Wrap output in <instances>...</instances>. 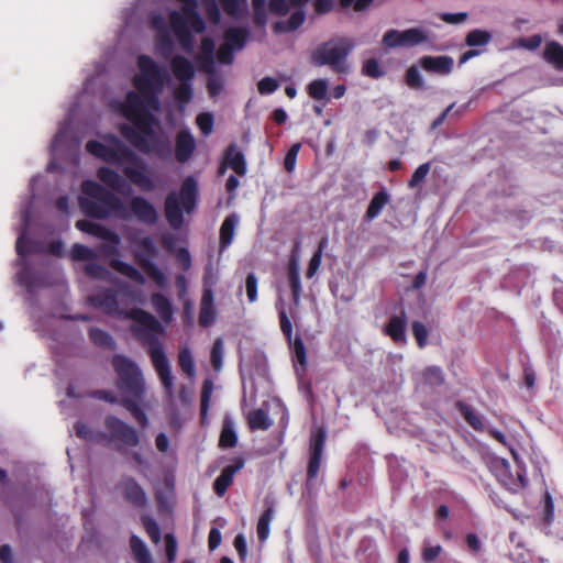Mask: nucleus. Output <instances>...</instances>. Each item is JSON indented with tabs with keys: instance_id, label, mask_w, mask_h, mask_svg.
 Wrapping results in <instances>:
<instances>
[{
	"instance_id": "nucleus-64",
	"label": "nucleus",
	"mask_w": 563,
	"mask_h": 563,
	"mask_svg": "<svg viewBox=\"0 0 563 563\" xmlns=\"http://www.w3.org/2000/svg\"><path fill=\"white\" fill-rule=\"evenodd\" d=\"M278 81L272 77H264L257 82V90L261 95H269L276 91Z\"/></svg>"
},
{
	"instance_id": "nucleus-28",
	"label": "nucleus",
	"mask_w": 563,
	"mask_h": 563,
	"mask_svg": "<svg viewBox=\"0 0 563 563\" xmlns=\"http://www.w3.org/2000/svg\"><path fill=\"white\" fill-rule=\"evenodd\" d=\"M455 408L459 410L464 420L478 432H483L485 430V424L483 417L475 412L471 406L465 404L464 401H456Z\"/></svg>"
},
{
	"instance_id": "nucleus-27",
	"label": "nucleus",
	"mask_w": 563,
	"mask_h": 563,
	"mask_svg": "<svg viewBox=\"0 0 563 563\" xmlns=\"http://www.w3.org/2000/svg\"><path fill=\"white\" fill-rule=\"evenodd\" d=\"M249 34L250 33L245 27H230L224 32L223 43L235 51H240L244 48L249 38Z\"/></svg>"
},
{
	"instance_id": "nucleus-33",
	"label": "nucleus",
	"mask_w": 563,
	"mask_h": 563,
	"mask_svg": "<svg viewBox=\"0 0 563 563\" xmlns=\"http://www.w3.org/2000/svg\"><path fill=\"white\" fill-rule=\"evenodd\" d=\"M142 398L136 397H122L121 404L124 408H126L133 418L136 420L141 428H146L148 424V419L143 409L139 406V402Z\"/></svg>"
},
{
	"instance_id": "nucleus-38",
	"label": "nucleus",
	"mask_w": 563,
	"mask_h": 563,
	"mask_svg": "<svg viewBox=\"0 0 563 563\" xmlns=\"http://www.w3.org/2000/svg\"><path fill=\"white\" fill-rule=\"evenodd\" d=\"M247 423L251 430H268L272 420L264 409H256L249 413Z\"/></svg>"
},
{
	"instance_id": "nucleus-23",
	"label": "nucleus",
	"mask_w": 563,
	"mask_h": 563,
	"mask_svg": "<svg viewBox=\"0 0 563 563\" xmlns=\"http://www.w3.org/2000/svg\"><path fill=\"white\" fill-rule=\"evenodd\" d=\"M239 223V217L236 213L227 216L220 227L219 232V250L220 252L225 251L234 239L235 228Z\"/></svg>"
},
{
	"instance_id": "nucleus-44",
	"label": "nucleus",
	"mask_w": 563,
	"mask_h": 563,
	"mask_svg": "<svg viewBox=\"0 0 563 563\" xmlns=\"http://www.w3.org/2000/svg\"><path fill=\"white\" fill-rule=\"evenodd\" d=\"M178 364L181 371L188 376L194 377L196 374L195 361L188 347H184L178 353Z\"/></svg>"
},
{
	"instance_id": "nucleus-59",
	"label": "nucleus",
	"mask_w": 563,
	"mask_h": 563,
	"mask_svg": "<svg viewBox=\"0 0 563 563\" xmlns=\"http://www.w3.org/2000/svg\"><path fill=\"white\" fill-rule=\"evenodd\" d=\"M362 73L374 79L380 78L384 75L379 63L375 58H369L363 64Z\"/></svg>"
},
{
	"instance_id": "nucleus-29",
	"label": "nucleus",
	"mask_w": 563,
	"mask_h": 563,
	"mask_svg": "<svg viewBox=\"0 0 563 563\" xmlns=\"http://www.w3.org/2000/svg\"><path fill=\"white\" fill-rule=\"evenodd\" d=\"M110 266H111V268L117 271L119 274L130 278L134 283H136L139 285L145 284V278H144L143 274L137 268H135L133 265H131L126 262H123L119 258H112L110 261Z\"/></svg>"
},
{
	"instance_id": "nucleus-36",
	"label": "nucleus",
	"mask_w": 563,
	"mask_h": 563,
	"mask_svg": "<svg viewBox=\"0 0 563 563\" xmlns=\"http://www.w3.org/2000/svg\"><path fill=\"white\" fill-rule=\"evenodd\" d=\"M238 443V435L233 428V422L229 417H225L223 420L220 438H219V446L221 449H231L234 448Z\"/></svg>"
},
{
	"instance_id": "nucleus-63",
	"label": "nucleus",
	"mask_w": 563,
	"mask_h": 563,
	"mask_svg": "<svg viewBox=\"0 0 563 563\" xmlns=\"http://www.w3.org/2000/svg\"><path fill=\"white\" fill-rule=\"evenodd\" d=\"M396 33H400L398 30H388L382 38V44L386 47L394 48V47H401V37L400 35H397Z\"/></svg>"
},
{
	"instance_id": "nucleus-42",
	"label": "nucleus",
	"mask_w": 563,
	"mask_h": 563,
	"mask_svg": "<svg viewBox=\"0 0 563 563\" xmlns=\"http://www.w3.org/2000/svg\"><path fill=\"white\" fill-rule=\"evenodd\" d=\"M274 518V507L273 505L266 507V509L261 515L257 526L256 532L260 541H265L269 536V525Z\"/></svg>"
},
{
	"instance_id": "nucleus-34",
	"label": "nucleus",
	"mask_w": 563,
	"mask_h": 563,
	"mask_svg": "<svg viewBox=\"0 0 563 563\" xmlns=\"http://www.w3.org/2000/svg\"><path fill=\"white\" fill-rule=\"evenodd\" d=\"M288 282L291 290L292 302L296 307L300 303L301 297V282L298 265L291 262L287 272Z\"/></svg>"
},
{
	"instance_id": "nucleus-31",
	"label": "nucleus",
	"mask_w": 563,
	"mask_h": 563,
	"mask_svg": "<svg viewBox=\"0 0 563 563\" xmlns=\"http://www.w3.org/2000/svg\"><path fill=\"white\" fill-rule=\"evenodd\" d=\"M214 49L216 44L214 41L206 36L201 40L200 43V60L201 67L206 71H212L214 66Z\"/></svg>"
},
{
	"instance_id": "nucleus-62",
	"label": "nucleus",
	"mask_w": 563,
	"mask_h": 563,
	"mask_svg": "<svg viewBox=\"0 0 563 563\" xmlns=\"http://www.w3.org/2000/svg\"><path fill=\"white\" fill-rule=\"evenodd\" d=\"M245 290L250 302L257 300V277L254 273L247 274L245 278Z\"/></svg>"
},
{
	"instance_id": "nucleus-1",
	"label": "nucleus",
	"mask_w": 563,
	"mask_h": 563,
	"mask_svg": "<svg viewBox=\"0 0 563 563\" xmlns=\"http://www.w3.org/2000/svg\"><path fill=\"white\" fill-rule=\"evenodd\" d=\"M89 306L101 309L106 314L124 320H133L130 331L140 344L146 350L151 362L161 379L164 389L172 393L174 382L169 361L164 352L158 338L164 333V327L150 312L133 308L125 310L120 308L118 292L112 288H103L97 294L87 297Z\"/></svg>"
},
{
	"instance_id": "nucleus-4",
	"label": "nucleus",
	"mask_w": 563,
	"mask_h": 563,
	"mask_svg": "<svg viewBox=\"0 0 563 563\" xmlns=\"http://www.w3.org/2000/svg\"><path fill=\"white\" fill-rule=\"evenodd\" d=\"M86 150L110 165L122 166L129 163L130 165L122 168V173L140 190L150 192L156 188L154 180L145 173L144 161L117 135L106 134L103 142L90 140L86 143Z\"/></svg>"
},
{
	"instance_id": "nucleus-49",
	"label": "nucleus",
	"mask_w": 563,
	"mask_h": 563,
	"mask_svg": "<svg viewBox=\"0 0 563 563\" xmlns=\"http://www.w3.org/2000/svg\"><path fill=\"white\" fill-rule=\"evenodd\" d=\"M70 256L74 261H93L97 257V254L90 247L75 243L70 250Z\"/></svg>"
},
{
	"instance_id": "nucleus-2",
	"label": "nucleus",
	"mask_w": 563,
	"mask_h": 563,
	"mask_svg": "<svg viewBox=\"0 0 563 563\" xmlns=\"http://www.w3.org/2000/svg\"><path fill=\"white\" fill-rule=\"evenodd\" d=\"M81 191L87 197H79L78 205L89 218L103 220L113 217L129 221L134 217L139 222L150 227L158 221L157 210L142 196L132 197L128 208L117 195L95 180H84Z\"/></svg>"
},
{
	"instance_id": "nucleus-53",
	"label": "nucleus",
	"mask_w": 563,
	"mask_h": 563,
	"mask_svg": "<svg viewBox=\"0 0 563 563\" xmlns=\"http://www.w3.org/2000/svg\"><path fill=\"white\" fill-rule=\"evenodd\" d=\"M405 80L408 87H410L411 89L418 90L422 89L424 86L420 71L418 67L415 65L410 66L407 69Z\"/></svg>"
},
{
	"instance_id": "nucleus-16",
	"label": "nucleus",
	"mask_w": 563,
	"mask_h": 563,
	"mask_svg": "<svg viewBox=\"0 0 563 563\" xmlns=\"http://www.w3.org/2000/svg\"><path fill=\"white\" fill-rule=\"evenodd\" d=\"M169 23L181 49L187 54L192 53L195 40L189 29L190 23L188 19L178 11H172L169 13Z\"/></svg>"
},
{
	"instance_id": "nucleus-26",
	"label": "nucleus",
	"mask_w": 563,
	"mask_h": 563,
	"mask_svg": "<svg viewBox=\"0 0 563 563\" xmlns=\"http://www.w3.org/2000/svg\"><path fill=\"white\" fill-rule=\"evenodd\" d=\"M390 202V195L385 188L377 191L366 209L364 219L367 221L374 220L379 216L382 210Z\"/></svg>"
},
{
	"instance_id": "nucleus-13",
	"label": "nucleus",
	"mask_w": 563,
	"mask_h": 563,
	"mask_svg": "<svg viewBox=\"0 0 563 563\" xmlns=\"http://www.w3.org/2000/svg\"><path fill=\"white\" fill-rule=\"evenodd\" d=\"M490 468L497 481L511 493H518L527 486L525 471H518L514 475L509 462L505 459L494 460Z\"/></svg>"
},
{
	"instance_id": "nucleus-55",
	"label": "nucleus",
	"mask_w": 563,
	"mask_h": 563,
	"mask_svg": "<svg viewBox=\"0 0 563 563\" xmlns=\"http://www.w3.org/2000/svg\"><path fill=\"white\" fill-rule=\"evenodd\" d=\"M412 334L416 339L417 345L423 349L428 343V330L420 321H413L411 324Z\"/></svg>"
},
{
	"instance_id": "nucleus-60",
	"label": "nucleus",
	"mask_w": 563,
	"mask_h": 563,
	"mask_svg": "<svg viewBox=\"0 0 563 563\" xmlns=\"http://www.w3.org/2000/svg\"><path fill=\"white\" fill-rule=\"evenodd\" d=\"M156 48L162 56L167 57L172 53L173 42L170 36L164 32L159 33L156 37Z\"/></svg>"
},
{
	"instance_id": "nucleus-47",
	"label": "nucleus",
	"mask_w": 563,
	"mask_h": 563,
	"mask_svg": "<svg viewBox=\"0 0 563 563\" xmlns=\"http://www.w3.org/2000/svg\"><path fill=\"white\" fill-rule=\"evenodd\" d=\"M15 251L20 257H25L29 254L36 252L35 242L32 241L25 233H22L16 239Z\"/></svg>"
},
{
	"instance_id": "nucleus-21",
	"label": "nucleus",
	"mask_w": 563,
	"mask_h": 563,
	"mask_svg": "<svg viewBox=\"0 0 563 563\" xmlns=\"http://www.w3.org/2000/svg\"><path fill=\"white\" fill-rule=\"evenodd\" d=\"M244 466V460L238 457L233 464L224 467L213 483V490L222 497L233 482L234 475Z\"/></svg>"
},
{
	"instance_id": "nucleus-48",
	"label": "nucleus",
	"mask_w": 563,
	"mask_h": 563,
	"mask_svg": "<svg viewBox=\"0 0 563 563\" xmlns=\"http://www.w3.org/2000/svg\"><path fill=\"white\" fill-rule=\"evenodd\" d=\"M141 521L151 541L155 544L159 543L162 536L158 523L147 515L142 516Z\"/></svg>"
},
{
	"instance_id": "nucleus-22",
	"label": "nucleus",
	"mask_w": 563,
	"mask_h": 563,
	"mask_svg": "<svg viewBox=\"0 0 563 563\" xmlns=\"http://www.w3.org/2000/svg\"><path fill=\"white\" fill-rule=\"evenodd\" d=\"M420 66L430 73L448 75L453 68V58L450 56H423L419 59Z\"/></svg>"
},
{
	"instance_id": "nucleus-12",
	"label": "nucleus",
	"mask_w": 563,
	"mask_h": 563,
	"mask_svg": "<svg viewBox=\"0 0 563 563\" xmlns=\"http://www.w3.org/2000/svg\"><path fill=\"white\" fill-rule=\"evenodd\" d=\"M139 245L142 252L135 253V261L144 273L161 288L167 286V277L161 271L153 260L158 256V249L151 236H144L140 240Z\"/></svg>"
},
{
	"instance_id": "nucleus-56",
	"label": "nucleus",
	"mask_w": 563,
	"mask_h": 563,
	"mask_svg": "<svg viewBox=\"0 0 563 563\" xmlns=\"http://www.w3.org/2000/svg\"><path fill=\"white\" fill-rule=\"evenodd\" d=\"M424 382L432 386H440L444 382L443 373L440 367L430 366L423 373Z\"/></svg>"
},
{
	"instance_id": "nucleus-52",
	"label": "nucleus",
	"mask_w": 563,
	"mask_h": 563,
	"mask_svg": "<svg viewBox=\"0 0 563 563\" xmlns=\"http://www.w3.org/2000/svg\"><path fill=\"white\" fill-rule=\"evenodd\" d=\"M431 169V163L427 162L421 164L411 175V178L408 181L409 188H416L418 187L428 176Z\"/></svg>"
},
{
	"instance_id": "nucleus-14",
	"label": "nucleus",
	"mask_w": 563,
	"mask_h": 563,
	"mask_svg": "<svg viewBox=\"0 0 563 563\" xmlns=\"http://www.w3.org/2000/svg\"><path fill=\"white\" fill-rule=\"evenodd\" d=\"M76 228L81 232L91 234L111 243V245H103L101 249L102 252L107 254H113L117 252V245L120 243V236L107 227L89 220H78L76 222Z\"/></svg>"
},
{
	"instance_id": "nucleus-37",
	"label": "nucleus",
	"mask_w": 563,
	"mask_h": 563,
	"mask_svg": "<svg viewBox=\"0 0 563 563\" xmlns=\"http://www.w3.org/2000/svg\"><path fill=\"white\" fill-rule=\"evenodd\" d=\"M130 548L137 563H153L151 553L140 537L133 534L130 538Z\"/></svg>"
},
{
	"instance_id": "nucleus-58",
	"label": "nucleus",
	"mask_w": 563,
	"mask_h": 563,
	"mask_svg": "<svg viewBox=\"0 0 563 563\" xmlns=\"http://www.w3.org/2000/svg\"><path fill=\"white\" fill-rule=\"evenodd\" d=\"M196 123L202 134L209 135L213 129V115L210 112H201L197 115Z\"/></svg>"
},
{
	"instance_id": "nucleus-30",
	"label": "nucleus",
	"mask_w": 563,
	"mask_h": 563,
	"mask_svg": "<svg viewBox=\"0 0 563 563\" xmlns=\"http://www.w3.org/2000/svg\"><path fill=\"white\" fill-rule=\"evenodd\" d=\"M151 303L164 322H170L173 318V307L166 296L161 292H154L151 296Z\"/></svg>"
},
{
	"instance_id": "nucleus-8",
	"label": "nucleus",
	"mask_w": 563,
	"mask_h": 563,
	"mask_svg": "<svg viewBox=\"0 0 563 563\" xmlns=\"http://www.w3.org/2000/svg\"><path fill=\"white\" fill-rule=\"evenodd\" d=\"M327 441L324 427L314 428L309 437L308 463L306 470V489L311 493L316 488L317 477L321 470L322 456Z\"/></svg>"
},
{
	"instance_id": "nucleus-7",
	"label": "nucleus",
	"mask_w": 563,
	"mask_h": 563,
	"mask_svg": "<svg viewBox=\"0 0 563 563\" xmlns=\"http://www.w3.org/2000/svg\"><path fill=\"white\" fill-rule=\"evenodd\" d=\"M112 366L117 373V388L123 397L142 398L145 391V383L137 364L122 354L112 357Z\"/></svg>"
},
{
	"instance_id": "nucleus-39",
	"label": "nucleus",
	"mask_w": 563,
	"mask_h": 563,
	"mask_svg": "<svg viewBox=\"0 0 563 563\" xmlns=\"http://www.w3.org/2000/svg\"><path fill=\"white\" fill-rule=\"evenodd\" d=\"M89 339L90 341L99 347L114 350L115 341L113 338L104 330L100 328L92 327L89 330Z\"/></svg>"
},
{
	"instance_id": "nucleus-45",
	"label": "nucleus",
	"mask_w": 563,
	"mask_h": 563,
	"mask_svg": "<svg viewBox=\"0 0 563 563\" xmlns=\"http://www.w3.org/2000/svg\"><path fill=\"white\" fill-rule=\"evenodd\" d=\"M307 92L313 100H325L328 96V81L325 79H314L307 86Z\"/></svg>"
},
{
	"instance_id": "nucleus-61",
	"label": "nucleus",
	"mask_w": 563,
	"mask_h": 563,
	"mask_svg": "<svg viewBox=\"0 0 563 563\" xmlns=\"http://www.w3.org/2000/svg\"><path fill=\"white\" fill-rule=\"evenodd\" d=\"M301 144L295 143L290 146L288 152L286 153V156L284 158V167L288 173H292L295 169L296 161L298 153L300 151Z\"/></svg>"
},
{
	"instance_id": "nucleus-10",
	"label": "nucleus",
	"mask_w": 563,
	"mask_h": 563,
	"mask_svg": "<svg viewBox=\"0 0 563 563\" xmlns=\"http://www.w3.org/2000/svg\"><path fill=\"white\" fill-rule=\"evenodd\" d=\"M353 46V42L347 37H341L336 42L329 41L318 46L311 58L317 66L329 65L340 70L341 64L351 53Z\"/></svg>"
},
{
	"instance_id": "nucleus-50",
	"label": "nucleus",
	"mask_w": 563,
	"mask_h": 563,
	"mask_svg": "<svg viewBox=\"0 0 563 563\" xmlns=\"http://www.w3.org/2000/svg\"><path fill=\"white\" fill-rule=\"evenodd\" d=\"M85 273L91 278L101 280H110L112 276L109 269L98 263H88L85 266Z\"/></svg>"
},
{
	"instance_id": "nucleus-17",
	"label": "nucleus",
	"mask_w": 563,
	"mask_h": 563,
	"mask_svg": "<svg viewBox=\"0 0 563 563\" xmlns=\"http://www.w3.org/2000/svg\"><path fill=\"white\" fill-rule=\"evenodd\" d=\"M123 498L135 508L146 506L147 498L141 485L131 476H123L118 484Z\"/></svg>"
},
{
	"instance_id": "nucleus-51",
	"label": "nucleus",
	"mask_w": 563,
	"mask_h": 563,
	"mask_svg": "<svg viewBox=\"0 0 563 563\" xmlns=\"http://www.w3.org/2000/svg\"><path fill=\"white\" fill-rule=\"evenodd\" d=\"M325 244H327V239L323 238L320 241L318 250L314 252V254L312 255V257L309 261L308 268L306 272L307 278H312L314 276V274L317 273V271L319 269V267L321 265L322 250Z\"/></svg>"
},
{
	"instance_id": "nucleus-41",
	"label": "nucleus",
	"mask_w": 563,
	"mask_h": 563,
	"mask_svg": "<svg viewBox=\"0 0 563 563\" xmlns=\"http://www.w3.org/2000/svg\"><path fill=\"white\" fill-rule=\"evenodd\" d=\"M18 279L19 283L27 288L29 291H33L34 289L44 285L26 264L23 265V267L19 271Z\"/></svg>"
},
{
	"instance_id": "nucleus-6",
	"label": "nucleus",
	"mask_w": 563,
	"mask_h": 563,
	"mask_svg": "<svg viewBox=\"0 0 563 563\" xmlns=\"http://www.w3.org/2000/svg\"><path fill=\"white\" fill-rule=\"evenodd\" d=\"M198 199V184L196 179L188 176L184 179L179 192H170L165 199V217L174 229L181 227L184 211L190 213L195 210Z\"/></svg>"
},
{
	"instance_id": "nucleus-40",
	"label": "nucleus",
	"mask_w": 563,
	"mask_h": 563,
	"mask_svg": "<svg viewBox=\"0 0 563 563\" xmlns=\"http://www.w3.org/2000/svg\"><path fill=\"white\" fill-rule=\"evenodd\" d=\"M212 390H213V383L210 379H206L202 384L201 394H200V422H201V424L207 423Z\"/></svg>"
},
{
	"instance_id": "nucleus-19",
	"label": "nucleus",
	"mask_w": 563,
	"mask_h": 563,
	"mask_svg": "<svg viewBox=\"0 0 563 563\" xmlns=\"http://www.w3.org/2000/svg\"><path fill=\"white\" fill-rule=\"evenodd\" d=\"M407 314L401 310L399 314L393 316L384 327V334L389 336L397 344H406Z\"/></svg>"
},
{
	"instance_id": "nucleus-5",
	"label": "nucleus",
	"mask_w": 563,
	"mask_h": 563,
	"mask_svg": "<svg viewBox=\"0 0 563 563\" xmlns=\"http://www.w3.org/2000/svg\"><path fill=\"white\" fill-rule=\"evenodd\" d=\"M140 74L134 76L133 86L142 93L151 108L159 107L158 96L164 89L166 71L148 55L142 54L136 60Z\"/></svg>"
},
{
	"instance_id": "nucleus-32",
	"label": "nucleus",
	"mask_w": 563,
	"mask_h": 563,
	"mask_svg": "<svg viewBox=\"0 0 563 563\" xmlns=\"http://www.w3.org/2000/svg\"><path fill=\"white\" fill-rule=\"evenodd\" d=\"M543 58L556 69L563 70V46L559 42L551 41L547 43Z\"/></svg>"
},
{
	"instance_id": "nucleus-20",
	"label": "nucleus",
	"mask_w": 563,
	"mask_h": 563,
	"mask_svg": "<svg viewBox=\"0 0 563 563\" xmlns=\"http://www.w3.org/2000/svg\"><path fill=\"white\" fill-rule=\"evenodd\" d=\"M196 150V142L188 130L177 133L175 140V158L178 163H186L190 159Z\"/></svg>"
},
{
	"instance_id": "nucleus-35",
	"label": "nucleus",
	"mask_w": 563,
	"mask_h": 563,
	"mask_svg": "<svg viewBox=\"0 0 563 563\" xmlns=\"http://www.w3.org/2000/svg\"><path fill=\"white\" fill-rule=\"evenodd\" d=\"M396 34L401 37V47H413L428 42V35L426 32L418 27H411Z\"/></svg>"
},
{
	"instance_id": "nucleus-54",
	"label": "nucleus",
	"mask_w": 563,
	"mask_h": 563,
	"mask_svg": "<svg viewBox=\"0 0 563 563\" xmlns=\"http://www.w3.org/2000/svg\"><path fill=\"white\" fill-rule=\"evenodd\" d=\"M277 309H278L280 330H282L285 339L287 340L288 344H291V339H292L291 321L289 320V318L286 313V310L284 309L283 306L280 308L277 307Z\"/></svg>"
},
{
	"instance_id": "nucleus-18",
	"label": "nucleus",
	"mask_w": 563,
	"mask_h": 563,
	"mask_svg": "<svg viewBox=\"0 0 563 563\" xmlns=\"http://www.w3.org/2000/svg\"><path fill=\"white\" fill-rule=\"evenodd\" d=\"M203 291L200 300V310L198 316V322L201 327L208 328L216 321V308L213 305L214 295L213 290L208 287V277H203Z\"/></svg>"
},
{
	"instance_id": "nucleus-9",
	"label": "nucleus",
	"mask_w": 563,
	"mask_h": 563,
	"mask_svg": "<svg viewBox=\"0 0 563 563\" xmlns=\"http://www.w3.org/2000/svg\"><path fill=\"white\" fill-rule=\"evenodd\" d=\"M170 69L179 81L173 91L174 99L180 104L189 103L194 95L191 85L196 75L194 64L183 55H175L170 59Z\"/></svg>"
},
{
	"instance_id": "nucleus-57",
	"label": "nucleus",
	"mask_w": 563,
	"mask_h": 563,
	"mask_svg": "<svg viewBox=\"0 0 563 563\" xmlns=\"http://www.w3.org/2000/svg\"><path fill=\"white\" fill-rule=\"evenodd\" d=\"M211 365L216 371L222 367L223 361V342L221 339H217L211 349Z\"/></svg>"
},
{
	"instance_id": "nucleus-15",
	"label": "nucleus",
	"mask_w": 563,
	"mask_h": 563,
	"mask_svg": "<svg viewBox=\"0 0 563 563\" xmlns=\"http://www.w3.org/2000/svg\"><path fill=\"white\" fill-rule=\"evenodd\" d=\"M76 228L81 232L91 234L111 243V245H103L101 249L102 252L107 254H113L117 252V245L120 243V236L107 227L89 220H78L76 222Z\"/></svg>"
},
{
	"instance_id": "nucleus-46",
	"label": "nucleus",
	"mask_w": 563,
	"mask_h": 563,
	"mask_svg": "<svg viewBox=\"0 0 563 563\" xmlns=\"http://www.w3.org/2000/svg\"><path fill=\"white\" fill-rule=\"evenodd\" d=\"M289 347L292 351L294 361L301 366L302 371H305L307 365V351L302 339L299 335H297L294 340L291 339V344H289Z\"/></svg>"
},
{
	"instance_id": "nucleus-24",
	"label": "nucleus",
	"mask_w": 563,
	"mask_h": 563,
	"mask_svg": "<svg viewBox=\"0 0 563 563\" xmlns=\"http://www.w3.org/2000/svg\"><path fill=\"white\" fill-rule=\"evenodd\" d=\"M224 164L233 169L238 175L244 176L246 174V162L244 154L236 150V144H230L224 152Z\"/></svg>"
},
{
	"instance_id": "nucleus-25",
	"label": "nucleus",
	"mask_w": 563,
	"mask_h": 563,
	"mask_svg": "<svg viewBox=\"0 0 563 563\" xmlns=\"http://www.w3.org/2000/svg\"><path fill=\"white\" fill-rule=\"evenodd\" d=\"M98 179L114 191H122L126 186L125 179L110 167H99L97 170Z\"/></svg>"
},
{
	"instance_id": "nucleus-3",
	"label": "nucleus",
	"mask_w": 563,
	"mask_h": 563,
	"mask_svg": "<svg viewBox=\"0 0 563 563\" xmlns=\"http://www.w3.org/2000/svg\"><path fill=\"white\" fill-rule=\"evenodd\" d=\"M151 107L139 91H129L121 104L122 115L133 125L122 123L119 126L121 136L142 154H153L161 159L170 157L172 144L167 139L157 135L153 129L155 117L147 110Z\"/></svg>"
},
{
	"instance_id": "nucleus-43",
	"label": "nucleus",
	"mask_w": 563,
	"mask_h": 563,
	"mask_svg": "<svg viewBox=\"0 0 563 563\" xmlns=\"http://www.w3.org/2000/svg\"><path fill=\"white\" fill-rule=\"evenodd\" d=\"M492 41V34L488 31L475 29L467 33L465 44L471 47L486 46Z\"/></svg>"
},
{
	"instance_id": "nucleus-11",
	"label": "nucleus",
	"mask_w": 563,
	"mask_h": 563,
	"mask_svg": "<svg viewBox=\"0 0 563 563\" xmlns=\"http://www.w3.org/2000/svg\"><path fill=\"white\" fill-rule=\"evenodd\" d=\"M104 428L107 433L100 437L114 442L119 452H123V448H135L141 442L137 430L113 415L104 418Z\"/></svg>"
}]
</instances>
